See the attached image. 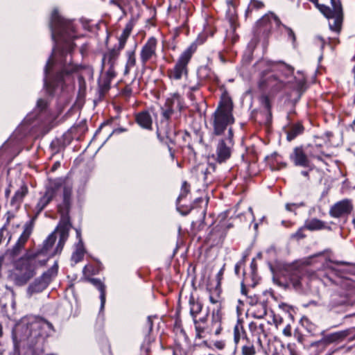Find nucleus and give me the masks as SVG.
Instances as JSON below:
<instances>
[{"label":"nucleus","mask_w":355,"mask_h":355,"mask_svg":"<svg viewBox=\"0 0 355 355\" xmlns=\"http://www.w3.org/2000/svg\"><path fill=\"white\" fill-rule=\"evenodd\" d=\"M53 42L51 55L44 68V88L51 96H59L73 81V73L79 65L73 62L74 40L78 37L73 21L62 17L58 10H53L49 24Z\"/></svg>","instance_id":"f257e3e1"},{"label":"nucleus","mask_w":355,"mask_h":355,"mask_svg":"<svg viewBox=\"0 0 355 355\" xmlns=\"http://www.w3.org/2000/svg\"><path fill=\"white\" fill-rule=\"evenodd\" d=\"M57 233L52 232L36 250H28L13 261L15 272L12 278L16 286L26 285L37 274L39 267L45 266L50 258L62 252L63 248L60 251L57 250L58 243L54 250L50 252L56 241Z\"/></svg>","instance_id":"f03ea898"},{"label":"nucleus","mask_w":355,"mask_h":355,"mask_svg":"<svg viewBox=\"0 0 355 355\" xmlns=\"http://www.w3.org/2000/svg\"><path fill=\"white\" fill-rule=\"evenodd\" d=\"M53 331V324L45 319L34 315L26 316L14 327L12 340L15 347H27L34 355H41L46 338Z\"/></svg>","instance_id":"7ed1b4c3"},{"label":"nucleus","mask_w":355,"mask_h":355,"mask_svg":"<svg viewBox=\"0 0 355 355\" xmlns=\"http://www.w3.org/2000/svg\"><path fill=\"white\" fill-rule=\"evenodd\" d=\"M62 189V202L58 206L60 214V220L54 230L59 234L58 251H60L67 241L69 231L72 227L70 221L69 211L72 203V185L65 182L64 179L58 178L49 179V185L46 187V193L53 198L60 189Z\"/></svg>","instance_id":"20e7f679"},{"label":"nucleus","mask_w":355,"mask_h":355,"mask_svg":"<svg viewBox=\"0 0 355 355\" xmlns=\"http://www.w3.org/2000/svg\"><path fill=\"white\" fill-rule=\"evenodd\" d=\"M233 103L232 99L228 97H223L220 101L218 105L211 116L213 134L220 136L224 134L226 130L234 123L233 116Z\"/></svg>","instance_id":"39448f33"},{"label":"nucleus","mask_w":355,"mask_h":355,"mask_svg":"<svg viewBox=\"0 0 355 355\" xmlns=\"http://www.w3.org/2000/svg\"><path fill=\"white\" fill-rule=\"evenodd\" d=\"M274 27L279 28L282 27L286 32L288 40L293 44L296 41L295 34L288 26L282 24L280 19L273 12H268L259 19L254 28V39L259 42L266 40L270 35Z\"/></svg>","instance_id":"423d86ee"},{"label":"nucleus","mask_w":355,"mask_h":355,"mask_svg":"<svg viewBox=\"0 0 355 355\" xmlns=\"http://www.w3.org/2000/svg\"><path fill=\"white\" fill-rule=\"evenodd\" d=\"M275 65V62L265 60H260L257 63V67L259 69L263 67H266V69L260 72V78L258 83L260 89L264 92L268 91L270 93H275L284 87V82L279 80L277 76L272 73V70Z\"/></svg>","instance_id":"0eeeda50"},{"label":"nucleus","mask_w":355,"mask_h":355,"mask_svg":"<svg viewBox=\"0 0 355 355\" xmlns=\"http://www.w3.org/2000/svg\"><path fill=\"white\" fill-rule=\"evenodd\" d=\"M234 343L235 349L239 350L241 355H255V344L261 343V340L254 335L248 336L242 321L239 319L234 327Z\"/></svg>","instance_id":"6e6552de"},{"label":"nucleus","mask_w":355,"mask_h":355,"mask_svg":"<svg viewBox=\"0 0 355 355\" xmlns=\"http://www.w3.org/2000/svg\"><path fill=\"white\" fill-rule=\"evenodd\" d=\"M197 46L192 43L179 56L174 67L168 70V76L171 80H179L188 75V64L196 51Z\"/></svg>","instance_id":"1a4fd4ad"},{"label":"nucleus","mask_w":355,"mask_h":355,"mask_svg":"<svg viewBox=\"0 0 355 355\" xmlns=\"http://www.w3.org/2000/svg\"><path fill=\"white\" fill-rule=\"evenodd\" d=\"M58 263L55 261L54 264L44 272L40 276L36 277L27 287L26 294L31 297L46 290L55 277L58 275Z\"/></svg>","instance_id":"9d476101"},{"label":"nucleus","mask_w":355,"mask_h":355,"mask_svg":"<svg viewBox=\"0 0 355 355\" xmlns=\"http://www.w3.org/2000/svg\"><path fill=\"white\" fill-rule=\"evenodd\" d=\"M331 8L324 5L322 7V15L327 18L329 28L335 32H340L343 20V10L340 0H330Z\"/></svg>","instance_id":"9b49d317"},{"label":"nucleus","mask_w":355,"mask_h":355,"mask_svg":"<svg viewBox=\"0 0 355 355\" xmlns=\"http://www.w3.org/2000/svg\"><path fill=\"white\" fill-rule=\"evenodd\" d=\"M234 132L232 128L228 129L227 135L218 140L216 149V160L218 163L226 162L231 157L234 146Z\"/></svg>","instance_id":"f8f14e48"},{"label":"nucleus","mask_w":355,"mask_h":355,"mask_svg":"<svg viewBox=\"0 0 355 355\" xmlns=\"http://www.w3.org/2000/svg\"><path fill=\"white\" fill-rule=\"evenodd\" d=\"M33 229L32 222H26L24 225V230L15 245L6 252V255L10 259L15 260L24 249L25 245L31 236Z\"/></svg>","instance_id":"ddd939ff"},{"label":"nucleus","mask_w":355,"mask_h":355,"mask_svg":"<svg viewBox=\"0 0 355 355\" xmlns=\"http://www.w3.org/2000/svg\"><path fill=\"white\" fill-rule=\"evenodd\" d=\"M180 131L175 128V124L172 121L160 120L159 125L157 129V136L159 141H164L165 137L171 144H176V137L179 135Z\"/></svg>","instance_id":"4468645a"},{"label":"nucleus","mask_w":355,"mask_h":355,"mask_svg":"<svg viewBox=\"0 0 355 355\" xmlns=\"http://www.w3.org/2000/svg\"><path fill=\"white\" fill-rule=\"evenodd\" d=\"M157 40L152 36L142 46L139 53V61L143 70L147 67V63L153 58H157Z\"/></svg>","instance_id":"2eb2a0df"},{"label":"nucleus","mask_w":355,"mask_h":355,"mask_svg":"<svg viewBox=\"0 0 355 355\" xmlns=\"http://www.w3.org/2000/svg\"><path fill=\"white\" fill-rule=\"evenodd\" d=\"M121 51V50L113 47L103 54L101 67L102 69H106L105 73L107 76L116 77V72L115 68L117 65Z\"/></svg>","instance_id":"dca6fc26"},{"label":"nucleus","mask_w":355,"mask_h":355,"mask_svg":"<svg viewBox=\"0 0 355 355\" xmlns=\"http://www.w3.org/2000/svg\"><path fill=\"white\" fill-rule=\"evenodd\" d=\"M289 158L295 166L309 168V170L313 169V164L307 150L302 146L295 147L293 152L290 154Z\"/></svg>","instance_id":"f3484780"},{"label":"nucleus","mask_w":355,"mask_h":355,"mask_svg":"<svg viewBox=\"0 0 355 355\" xmlns=\"http://www.w3.org/2000/svg\"><path fill=\"white\" fill-rule=\"evenodd\" d=\"M324 340L329 345L332 343L340 344L345 340L352 341L355 340V327L348 328L345 330L324 335ZM355 348V345L349 347L347 350Z\"/></svg>","instance_id":"a211bd4d"},{"label":"nucleus","mask_w":355,"mask_h":355,"mask_svg":"<svg viewBox=\"0 0 355 355\" xmlns=\"http://www.w3.org/2000/svg\"><path fill=\"white\" fill-rule=\"evenodd\" d=\"M349 293L343 294L335 292L331 295V298L328 304L330 311L334 312L344 311L347 306L352 305V302L349 298Z\"/></svg>","instance_id":"6ab92c4d"},{"label":"nucleus","mask_w":355,"mask_h":355,"mask_svg":"<svg viewBox=\"0 0 355 355\" xmlns=\"http://www.w3.org/2000/svg\"><path fill=\"white\" fill-rule=\"evenodd\" d=\"M352 209L351 201L348 199L340 200L330 209L329 214L334 218H340L350 214Z\"/></svg>","instance_id":"aec40b11"},{"label":"nucleus","mask_w":355,"mask_h":355,"mask_svg":"<svg viewBox=\"0 0 355 355\" xmlns=\"http://www.w3.org/2000/svg\"><path fill=\"white\" fill-rule=\"evenodd\" d=\"M153 318H155V316H148L146 323V327L143 330L144 334V340L141 345V349L146 354V355H148L150 353V345L155 340L154 338L150 334L153 328Z\"/></svg>","instance_id":"412c9836"},{"label":"nucleus","mask_w":355,"mask_h":355,"mask_svg":"<svg viewBox=\"0 0 355 355\" xmlns=\"http://www.w3.org/2000/svg\"><path fill=\"white\" fill-rule=\"evenodd\" d=\"M243 281L246 282L248 286L255 287L259 282L261 277L257 272V264L255 259H252L248 271H243Z\"/></svg>","instance_id":"4be33fe9"},{"label":"nucleus","mask_w":355,"mask_h":355,"mask_svg":"<svg viewBox=\"0 0 355 355\" xmlns=\"http://www.w3.org/2000/svg\"><path fill=\"white\" fill-rule=\"evenodd\" d=\"M136 123L142 129L153 130V116L148 110H141L135 114Z\"/></svg>","instance_id":"5701e85b"},{"label":"nucleus","mask_w":355,"mask_h":355,"mask_svg":"<svg viewBox=\"0 0 355 355\" xmlns=\"http://www.w3.org/2000/svg\"><path fill=\"white\" fill-rule=\"evenodd\" d=\"M226 228L224 223H219L210 231L207 239L213 245L222 243L226 237Z\"/></svg>","instance_id":"b1692460"},{"label":"nucleus","mask_w":355,"mask_h":355,"mask_svg":"<svg viewBox=\"0 0 355 355\" xmlns=\"http://www.w3.org/2000/svg\"><path fill=\"white\" fill-rule=\"evenodd\" d=\"M28 193V186L26 183L23 182L20 187L15 192L10 202V206L14 211H17L20 209L24 199Z\"/></svg>","instance_id":"393cba45"},{"label":"nucleus","mask_w":355,"mask_h":355,"mask_svg":"<svg viewBox=\"0 0 355 355\" xmlns=\"http://www.w3.org/2000/svg\"><path fill=\"white\" fill-rule=\"evenodd\" d=\"M298 77H294V81L292 83L293 92L296 93V101H299L307 89L306 78L301 71H297Z\"/></svg>","instance_id":"a878e982"},{"label":"nucleus","mask_w":355,"mask_h":355,"mask_svg":"<svg viewBox=\"0 0 355 355\" xmlns=\"http://www.w3.org/2000/svg\"><path fill=\"white\" fill-rule=\"evenodd\" d=\"M164 105L179 114L184 108V98L178 92L171 94L170 96L166 98Z\"/></svg>","instance_id":"bb28decb"},{"label":"nucleus","mask_w":355,"mask_h":355,"mask_svg":"<svg viewBox=\"0 0 355 355\" xmlns=\"http://www.w3.org/2000/svg\"><path fill=\"white\" fill-rule=\"evenodd\" d=\"M197 76L201 83L206 81L218 83L219 81L214 72L207 65L200 66L198 69Z\"/></svg>","instance_id":"cd10ccee"},{"label":"nucleus","mask_w":355,"mask_h":355,"mask_svg":"<svg viewBox=\"0 0 355 355\" xmlns=\"http://www.w3.org/2000/svg\"><path fill=\"white\" fill-rule=\"evenodd\" d=\"M284 131L286 135L287 141H291L304 132V128L300 122H297L288 124L284 128Z\"/></svg>","instance_id":"c85d7f7f"},{"label":"nucleus","mask_w":355,"mask_h":355,"mask_svg":"<svg viewBox=\"0 0 355 355\" xmlns=\"http://www.w3.org/2000/svg\"><path fill=\"white\" fill-rule=\"evenodd\" d=\"M89 282L94 286L100 292V300H101V306H100V310L99 313H101L104 311L105 304V300H106V291L105 288L106 286L104 284V283L98 278H90Z\"/></svg>","instance_id":"c756f323"},{"label":"nucleus","mask_w":355,"mask_h":355,"mask_svg":"<svg viewBox=\"0 0 355 355\" xmlns=\"http://www.w3.org/2000/svg\"><path fill=\"white\" fill-rule=\"evenodd\" d=\"M53 198L47 193H44L38 200L35 206V214L28 221L32 222V228L33 229L35 222L37 220L39 214L47 206V205L52 200Z\"/></svg>","instance_id":"7c9ffc66"},{"label":"nucleus","mask_w":355,"mask_h":355,"mask_svg":"<svg viewBox=\"0 0 355 355\" xmlns=\"http://www.w3.org/2000/svg\"><path fill=\"white\" fill-rule=\"evenodd\" d=\"M259 101L261 106L263 107V111L261 112V113L266 116L264 123L270 124L272 121L271 103L270 98L266 94H262L259 98Z\"/></svg>","instance_id":"2f4dec72"},{"label":"nucleus","mask_w":355,"mask_h":355,"mask_svg":"<svg viewBox=\"0 0 355 355\" xmlns=\"http://www.w3.org/2000/svg\"><path fill=\"white\" fill-rule=\"evenodd\" d=\"M221 320L222 312L220 309H214L211 315V329L214 331L216 335L220 334L222 331Z\"/></svg>","instance_id":"473e14b6"},{"label":"nucleus","mask_w":355,"mask_h":355,"mask_svg":"<svg viewBox=\"0 0 355 355\" xmlns=\"http://www.w3.org/2000/svg\"><path fill=\"white\" fill-rule=\"evenodd\" d=\"M132 28L133 24L131 22H128L126 24L125 27L124 28L122 33L119 37V43L117 45H115L114 46V48H116L121 51H122L124 49L127 40L128 39Z\"/></svg>","instance_id":"72a5a7b5"},{"label":"nucleus","mask_w":355,"mask_h":355,"mask_svg":"<svg viewBox=\"0 0 355 355\" xmlns=\"http://www.w3.org/2000/svg\"><path fill=\"white\" fill-rule=\"evenodd\" d=\"M189 304L190 306V315L193 320L197 319V315L202 311V303L191 295L189 297Z\"/></svg>","instance_id":"f704fd0d"},{"label":"nucleus","mask_w":355,"mask_h":355,"mask_svg":"<svg viewBox=\"0 0 355 355\" xmlns=\"http://www.w3.org/2000/svg\"><path fill=\"white\" fill-rule=\"evenodd\" d=\"M47 102L43 98L38 99L37 101L35 110L34 111L36 112L35 114L34 118L40 119L39 114L45 112ZM32 119H33V114H28L24 119V122H30Z\"/></svg>","instance_id":"c9c22d12"},{"label":"nucleus","mask_w":355,"mask_h":355,"mask_svg":"<svg viewBox=\"0 0 355 355\" xmlns=\"http://www.w3.org/2000/svg\"><path fill=\"white\" fill-rule=\"evenodd\" d=\"M322 145L321 144H315V145H309L306 149L307 150L309 158H315L318 160L322 159V157L324 155L325 157H329L328 155L325 154L322 150Z\"/></svg>","instance_id":"e433bc0d"},{"label":"nucleus","mask_w":355,"mask_h":355,"mask_svg":"<svg viewBox=\"0 0 355 355\" xmlns=\"http://www.w3.org/2000/svg\"><path fill=\"white\" fill-rule=\"evenodd\" d=\"M126 63L124 69V74L130 73V69L136 65L135 49L128 50L125 52Z\"/></svg>","instance_id":"4c0bfd02"},{"label":"nucleus","mask_w":355,"mask_h":355,"mask_svg":"<svg viewBox=\"0 0 355 355\" xmlns=\"http://www.w3.org/2000/svg\"><path fill=\"white\" fill-rule=\"evenodd\" d=\"M190 191V185L187 183V182L184 181L183 182L181 187V191L180 193L177 198L176 203H177V209L180 212L182 215L186 216L189 213L190 210L187 211H182L179 207V204L180 202V200H182L183 198H184L187 194Z\"/></svg>","instance_id":"58836bf2"},{"label":"nucleus","mask_w":355,"mask_h":355,"mask_svg":"<svg viewBox=\"0 0 355 355\" xmlns=\"http://www.w3.org/2000/svg\"><path fill=\"white\" fill-rule=\"evenodd\" d=\"M85 252L84 243L83 241H79L76 244V250L72 253L71 260L76 263L81 261L83 259L84 254Z\"/></svg>","instance_id":"ea45409f"},{"label":"nucleus","mask_w":355,"mask_h":355,"mask_svg":"<svg viewBox=\"0 0 355 355\" xmlns=\"http://www.w3.org/2000/svg\"><path fill=\"white\" fill-rule=\"evenodd\" d=\"M304 227L310 231L319 230L324 227V223L318 218H311L305 221Z\"/></svg>","instance_id":"a19ab883"},{"label":"nucleus","mask_w":355,"mask_h":355,"mask_svg":"<svg viewBox=\"0 0 355 355\" xmlns=\"http://www.w3.org/2000/svg\"><path fill=\"white\" fill-rule=\"evenodd\" d=\"M280 355H299L300 349L295 343H288L286 347L282 345Z\"/></svg>","instance_id":"79ce46f5"},{"label":"nucleus","mask_w":355,"mask_h":355,"mask_svg":"<svg viewBox=\"0 0 355 355\" xmlns=\"http://www.w3.org/2000/svg\"><path fill=\"white\" fill-rule=\"evenodd\" d=\"M264 7L263 1L259 0H250L248 6L245 10V17H248L251 15L253 10H258Z\"/></svg>","instance_id":"37998d69"},{"label":"nucleus","mask_w":355,"mask_h":355,"mask_svg":"<svg viewBox=\"0 0 355 355\" xmlns=\"http://www.w3.org/2000/svg\"><path fill=\"white\" fill-rule=\"evenodd\" d=\"M161 120H166L169 121H171L173 115H176V117H178L180 114L163 105V106L161 107Z\"/></svg>","instance_id":"c03bdc74"},{"label":"nucleus","mask_w":355,"mask_h":355,"mask_svg":"<svg viewBox=\"0 0 355 355\" xmlns=\"http://www.w3.org/2000/svg\"><path fill=\"white\" fill-rule=\"evenodd\" d=\"M114 78L115 77L107 76L105 73V76L102 77L98 81V84L101 89L105 92L109 90L110 88L111 82Z\"/></svg>","instance_id":"a18cd8bd"},{"label":"nucleus","mask_w":355,"mask_h":355,"mask_svg":"<svg viewBox=\"0 0 355 355\" xmlns=\"http://www.w3.org/2000/svg\"><path fill=\"white\" fill-rule=\"evenodd\" d=\"M329 344L324 340V336L318 341L313 343L311 347L314 348L318 353L323 352Z\"/></svg>","instance_id":"49530a36"},{"label":"nucleus","mask_w":355,"mask_h":355,"mask_svg":"<svg viewBox=\"0 0 355 355\" xmlns=\"http://www.w3.org/2000/svg\"><path fill=\"white\" fill-rule=\"evenodd\" d=\"M279 307L288 315L289 318L292 320H294L293 314L295 313V311L293 306L285 303H281L279 304Z\"/></svg>","instance_id":"de8ad7c7"},{"label":"nucleus","mask_w":355,"mask_h":355,"mask_svg":"<svg viewBox=\"0 0 355 355\" xmlns=\"http://www.w3.org/2000/svg\"><path fill=\"white\" fill-rule=\"evenodd\" d=\"M258 306V310L255 312V317L262 318L267 315V304L265 302H262Z\"/></svg>","instance_id":"09e8293b"},{"label":"nucleus","mask_w":355,"mask_h":355,"mask_svg":"<svg viewBox=\"0 0 355 355\" xmlns=\"http://www.w3.org/2000/svg\"><path fill=\"white\" fill-rule=\"evenodd\" d=\"M275 62L276 63V64H280L282 65V70L285 72V76L286 77H288L293 74L294 68L292 66L288 65L282 61Z\"/></svg>","instance_id":"8fccbe9b"},{"label":"nucleus","mask_w":355,"mask_h":355,"mask_svg":"<svg viewBox=\"0 0 355 355\" xmlns=\"http://www.w3.org/2000/svg\"><path fill=\"white\" fill-rule=\"evenodd\" d=\"M304 206H305V203L304 202H300L298 203H286L285 207L287 211L295 212L297 209Z\"/></svg>","instance_id":"3c124183"},{"label":"nucleus","mask_w":355,"mask_h":355,"mask_svg":"<svg viewBox=\"0 0 355 355\" xmlns=\"http://www.w3.org/2000/svg\"><path fill=\"white\" fill-rule=\"evenodd\" d=\"M51 148L55 153H59L62 148L61 141L59 139L52 141L51 143Z\"/></svg>","instance_id":"603ef678"},{"label":"nucleus","mask_w":355,"mask_h":355,"mask_svg":"<svg viewBox=\"0 0 355 355\" xmlns=\"http://www.w3.org/2000/svg\"><path fill=\"white\" fill-rule=\"evenodd\" d=\"M305 229L306 227H304V225L300 227L295 233L292 234L291 237L296 239L297 240H300L305 238L306 235L303 232L304 230Z\"/></svg>","instance_id":"864d4df0"},{"label":"nucleus","mask_w":355,"mask_h":355,"mask_svg":"<svg viewBox=\"0 0 355 355\" xmlns=\"http://www.w3.org/2000/svg\"><path fill=\"white\" fill-rule=\"evenodd\" d=\"M245 256H243L242 257V259L239 261L236 264H235V266H234V272L236 275H239V271H240V269L242 268L243 267V266L245 265Z\"/></svg>","instance_id":"5fc2aeb1"},{"label":"nucleus","mask_w":355,"mask_h":355,"mask_svg":"<svg viewBox=\"0 0 355 355\" xmlns=\"http://www.w3.org/2000/svg\"><path fill=\"white\" fill-rule=\"evenodd\" d=\"M195 324V329L196 331V337L201 338V334L204 331L205 327L200 324H198L197 319L193 320Z\"/></svg>","instance_id":"6e6d98bb"},{"label":"nucleus","mask_w":355,"mask_h":355,"mask_svg":"<svg viewBox=\"0 0 355 355\" xmlns=\"http://www.w3.org/2000/svg\"><path fill=\"white\" fill-rule=\"evenodd\" d=\"M202 85V83H201L199 80H198V82L194 85H190L186 86L189 89V92H198L200 87Z\"/></svg>","instance_id":"4d7b16f0"},{"label":"nucleus","mask_w":355,"mask_h":355,"mask_svg":"<svg viewBox=\"0 0 355 355\" xmlns=\"http://www.w3.org/2000/svg\"><path fill=\"white\" fill-rule=\"evenodd\" d=\"M176 329H177V334H179L180 336H182L185 342H188L189 337L187 335L184 329L181 326L176 327Z\"/></svg>","instance_id":"13d9d810"},{"label":"nucleus","mask_w":355,"mask_h":355,"mask_svg":"<svg viewBox=\"0 0 355 355\" xmlns=\"http://www.w3.org/2000/svg\"><path fill=\"white\" fill-rule=\"evenodd\" d=\"M176 329H177V334H179L180 336H182L185 342H188L189 337L187 335L184 329L181 326L176 327Z\"/></svg>","instance_id":"bf43d9fd"},{"label":"nucleus","mask_w":355,"mask_h":355,"mask_svg":"<svg viewBox=\"0 0 355 355\" xmlns=\"http://www.w3.org/2000/svg\"><path fill=\"white\" fill-rule=\"evenodd\" d=\"M247 297L249 299L248 303L251 306H254V305L258 306L261 302H259V297L256 295H254V296H247Z\"/></svg>","instance_id":"052dcab7"},{"label":"nucleus","mask_w":355,"mask_h":355,"mask_svg":"<svg viewBox=\"0 0 355 355\" xmlns=\"http://www.w3.org/2000/svg\"><path fill=\"white\" fill-rule=\"evenodd\" d=\"M283 334L287 337L291 336V327L289 324H286V327L284 328Z\"/></svg>","instance_id":"680f3d73"},{"label":"nucleus","mask_w":355,"mask_h":355,"mask_svg":"<svg viewBox=\"0 0 355 355\" xmlns=\"http://www.w3.org/2000/svg\"><path fill=\"white\" fill-rule=\"evenodd\" d=\"M248 285L246 284V282H244V281L242 280L241 283V293L242 295H245V296H248L247 294H248V290H247V286Z\"/></svg>","instance_id":"e2e57ef3"},{"label":"nucleus","mask_w":355,"mask_h":355,"mask_svg":"<svg viewBox=\"0 0 355 355\" xmlns=\"http://www.w3.org/2000/svg\"><path fill=\"white\" fill-rule=\"evenodd\" d=\"M225 343L223 341H216L214 346L218 349H223L225 347Z\"/></svg>","instance_id":"0e129e2a"},{"label":"nucleus","mask_w":355,"mask_h":355,"mask_svg":"<svg viewBox=\"0 0 355 355\" xmlns=\"http://www.w3.org/2000/svg\"><path fill=\"white\" fill-rule=\"evenodd\" d=\"M207 317H208V312L206 313L205 316L201 317L199 319H197L198 324H200V323L205 324V323H206V322L207 320Z\"/></svg>","instance_id":"69168bd1"},{"label":"nucleus","mask_w":355,"mask_h":355,"mask_svg":"<svg viewBox=\"0 0 355 355\" xmlns=\"http://www.w3.org/2000/svg\"><path fill=\"white\" fill-rule=\"evenodd\" d=\"M127 131V129L125 128H117L114 130H113L112 133L113 134H119L122 132H125Z\"/></svg>","instance_id":"338daca9"},{"label":"nucleus","mask_w":355,"mask_h":355,"mask_svg":"<svg viewBox=\"0 0 355 355\" xmlns=\"http://www.w3.org/2000/svg\"><path fill=\"white\" fill-rule=\"evenodd\" d=\"M60 162L59 161L54 162V164L51 166V172L55 171L58 168H60Z\"/></svg>","instance_id":"774afa93"}]
</instances>
